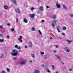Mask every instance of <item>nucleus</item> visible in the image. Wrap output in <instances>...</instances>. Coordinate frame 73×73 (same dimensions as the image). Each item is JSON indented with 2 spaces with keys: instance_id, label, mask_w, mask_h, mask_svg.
Segmentation results:
<instances>
[{
  "instance_id": "nucleus-27",
  "label": "nucleus",
  "mask_w": 73,
  "mask_h": 73,
  "mask_svg": "<svg viewBox=\"0 0 73 73\" xmlns=\"http://www.w3.org/2000/svg\"><path fill=\"white\" fill-rule=\"evenodd\" d=\"M16 52V50L15 49H14L13 50H12V52L13 53H14V52Z\"/></svg>"
},
{
  "instance_id": "nucleus-37",
  "label": "nucleus",
  "mask_w": 73,
  "mask_h": 73,
  "mask_svg": "<svg viewBox=\"0 0 73 73\" xmlns=\"http://www.w3.org/2000/svg\"><path fill=\"white\" fill-rule=\"evenodd\" d=\"M47 70L48 73H50V71L49 70V69H48Z\"/></svg>"
},
{
  "instance_id": "nucleus-52",
  "label": "nucleus",
  "mask_w": 73,
  "mask_h": 73,
  "mask_svg": "<svg viewBox=\"0 0 73 73\" xmlns=\"http://www.w3.org/2000/svg\"><path fill=\"white\" fill-rule=\"evenodd\" d=\"M7 25H8V26H9V25H10V24L9 23Z\"/></svg>"
},
{
  "instance_id": "nucleus-16",
  "label": "nucleus",
  "mask_w": 73,
  "mask_h": 73,
  "mask_svg": "<svg viewBox=\"0 0 73 73\" xmlns=\"http://www.w3.org/2000/svg\"><path fill=\"white\" fill-rule=\"evenodd\" d=\"M67 42H68V44H69L72 41V40H66Z\"/></svg>"
},
{
  "instance_id": "nucleus-38",
  "label": "nucleus",
  "mask_w": 73,
  "mask_h": 73,
  "mask_svg": "<svg viewBox=\"0 0 73 73\" xmlns=\"http://www.w3.org/2000/svg\"><path fill=\"white\" fill-rule=\"evenodd\" d=\"M6 37L7 38H9V35H7L6 36Z\"/></svg>"
},
{
  "instance_id": "nucleus-24",
  "label": "nucleus",
  "mask_w": 73,
  "mask_h": 73,
  "mask_svg": "<svg viewBox=\"0 0 73 73\" xmlns=\"http://www.w3.org/2000/svg\"><path fill=\"white\" fill-rule=\"evenodd\" d=\"M70 16L71 17H73V14H71L70 15Z\"/></svg>"
},
{
  "instance_id": "nucleus-7",
  "label": "nucleus",
  "mask_w": 73,
  "mask_h": 73,
  "mask_svg": "<svg viewBox=\"0 0 73 73\" xmlns=\"http://www.w3.org/2000/svg\"><path fill=\"white\" fill-rule=\"evenodd\" d=\"M56 5L58 8H60L61 7L60 5L58 4L57 3H56Z\"/></svg>"
},
{
  "instance_id": "nucleus-30",
  "label": "nucleus",
  "mask_w": 73,
  "mask_h": 73,
  "mask_svg": "<svg viewBox=\"0 0 73 73\" xmlns=\"http://www.w3.org/2000/svg\"><path fill=\"white\" fill-rule=\"evenodd\" d=\"M57 22V21L56 20H54V21H53V23H56Z\"/></svg>"
},
{
  "instance_id": "nucleus-46",
  "label": "nucleus",
  "mask_w": 73,
  "mask_h": 73,
  "mask_svg": "<svg viewBox=\"0 0 73 73\" xmlns=\"http://www.w3.org/2000/svg\"><path fill=\"white\" fill-rule=\"evenodd\" d=\"M1 73H5V71H3Z\"/></svg>"
},
{
  "instance_id": "nucleus-8",
  "label": "nucleus",
  "mask_w": 73,
  "mask_h": 73,
  "mask_svg": "<svg viewBox=\"0 0 73 73\" xmlns=\"http://www.w3.org/2000/svg\"><path fill=\"white\" fill-rule=\"evenodd\" d=\"M29 47H32V44L31 42H29L28 43Z\"/></svg>"
},
{
  "instance_id": "nucleus-53",
  "label": "nucleus",
  "mask_w": 73,
  "mask_h": 73,
  "mask_svg": "<svg viewBox=\"0 0 73 73\" xmlns=\"http://www.w3.org/2000/svg\"><path fill=\"white\" fill-rule=\"evenodd\" d=\"M42 67H43L44 66V65H42Z\"/></svg>"
},
{
  "instance_id": "nucleus-5",
  "label": "nucleus",
  "mask_w": 73,
  "mask_h": 73,
  "mask_svg": "<svg viewBox=\"0 0 73 73\" xmlns=\"http://www.w3.org/2000/svg\"><path fill=\"white\" fill-rule=\"evenodd\" d=\"M23 21V22L25 23H28V20L25 18H24Z\"/></svg>"
},
{
  "instance_id": "nucleus-47",
  "label": "nucleus",
  "mask_w": 73,
  "mask_h": 73,
  "mask_svg": "<svg viewBox=\"0 0 73 73\" xmlns=\"http://www.w3.org/2000/svg\"><path fill=\"white\" fill-rule=\"evenodd\" d=\"M72 69H69V70H70V71H72Z\"/></svg>"
},
{
  "instance_id": "nucleus-48",
  "label": "nucleus",
  "mask_w": 73,
  "mask_h": 73,
  "mask_svg": "<svg viewBox=\"0 0 73 73\" xmlns=\"http://www.w3.org/2000/svg\"><path fill=\"white\" fill-rule=\"evenodd\" d=\"M25 48H28V47L27 46H25Z\"/></svg>"
},
{
  "instance_id": "nucleus-55",
  "label": "nucleus",
  "mask_w": 73,
  "mask_h": 73,
  "mask_svg": "<svg viewBox=\"0 0 73 73\" xmlns=\"http://www.w3.org/2000/svg\"><path fill=\"white\" fill-rule=\"evenodd\" d=\"M58 72H56V73H58Z\"/></svg>"
},
{
  "instance_id": "nucleus-26",
  "label": "nucleus",
  "mask_w": 73,
  "mask_h": 73,
  "mask_svg": "<svg viewBox=\"0 0 73 73\" xmlns=\"http://www.w3.org/2000/svg\"><path fill=\"white\" fill-rule=\"evenodd\" d=\"M38 31L39 32V33H40V35H41L42 34V33H41V31H40V30H38Z\"/></svg>"
},
{
  "instance_id": "nucleus-45",
  "label": "nucleus",
  "mask_w": 73,
  "mask_h": 73,
  "mask_svg": "<svg viewBox=\"0 0 73 73\" xmlns=\"http://www.w3.org/2000/svg\"><path fill=\"white\" fill-rule=\"evenodd\" d=\"M64 49H65L66 50V49H68V47H66Z\"/></svg>"
},
{
  "instance_id": "nucleus-9",
  "label": "nucleus",
  "mask_w": 73,
  "mask_h": 73,
  "mask_svg": "<svg viewBox=\"0 0 73 73\" xmlns=\"http://www.w3.org/2000/svg\"><path fill=\"white\" fill-rule=\"evenodd\" d=\"M26 62L25 61L22 62L20 63V65H25Z\"/></svg>"
},
{
  "instance_id": "nucleus-54",
  "label": "nucleus",
  "mask_w": 73,
  "mask_h": 73,
  "mask_svg": "<svg viewBox=\"0 0 73 73\" xmlns=\"http://www.w3.org/2000/svg\"><path fill=\"white\" fill-rule=\"evenodd\" d=\"M50 39L51 40H52V37H50Z\"/></svg>"
},
{
  "instance_id": "nucleus-43",
  "label": "nucleus",
  "mask_w": 73,
  "mask_h": 73,
  "mask_svg": "<svg viewBox=\"0 0 73 73\" xmlns=\"http://www.w3.org/2000/svg\"><path fill=\"white\" fill-rule=\"evenodd\" d=\"M0 37H2L3 36V35L0 34Z\"/></svg>"
},
{
  "instance_id": "nucleus-18",
  "label": "nucleus",
  "mask_w": 73,
  "mask_h": 73,
  "mask_svg": "<svg viewBox=\"0 0 73 73\" xmlns=\"http://www.w3.org/2000/svg\"><path fill=\"white\" fill-rule=\"evenodd\" d=\"M31 56L33 58H34L35 57V54H32L31 55Z\"/></svg>"
},
{
  "instance_id": "nucleus-36",
  "label": "nucleus",
  "mask_w": 73,
  "mask_h": 73,
  "mask_svg": "<svg viewBox=\"0 0 73 73\" xmlns=\"http://www.w3.org/2000/svg\"><path fill=\"white\" fill-rule=\"evenodd\" d=\"M40 54H41L43 55L44 54V53L43 52H40Z\"/></svg>"
},
{
  "instance_id": "nucleus-22",
  "label": "nucleus",
  "mask_w": 73,
  "mask_h": 73,
  "mask_svg": "<svg viewBox=\"0 0 73 73\" xmlns=\"http://www.w3.org/2000/svg\"><path fill=\"white\" fill-rule=\"evenodd\" d=\"M35 9V8L33 7H32L31 8V11H33Z\"/></svg>"
},
{
  "instance_id": "nucleus-35",
  "label": "nucleus",
  "mask_w": 73,
  "mask_h": 73,
  "mask_svg": "<svg viewBox=\"0 0 73 73\" xmlns=\"http://www.w3.org/2000/svg\"><path fill=\"white\" fill-rule=\"evenodd\" d=\"M52 68L53 69H54V65H52Z\"/></svg>"
},
{
  "instance_id": "nucleus-44",
  "label": "nucleus",
  "mask_w": 73,
  "mask_h": 73,
  "mask_svg": "<svg viewBox=\"0 0 73 73\" xmlns=\"http://www.w3.org/2000/svg\"><path fill=\"white\" fill-rule=\"evenodd\" d=\"M49 8V7L48 6H47L46 7V8Z\"/></svg>"
},
{
  "instance_id": "nucleus-31",
  "label": "nucleus",
  "mask_w": 73,
  "mask_h": 73,
  "mask_svg": "<svg viewBox=\"0 0 73 73\" xmlns=\"http://www.w3.org/2000/svg\"><path fill=\"white\" fill-rule=\"evenodd\" d=\"M11 31L12 32H13L15 31V29L14 28L11 29Z\"/></svg>"
},
{
  "instance_id": "nucleus-29",
  "label": "nucleus",
  "mask_w": 73,
  "mask_h": 73,
  "mask_svg": "<svg viewBox=\"0 0 73 73\" xmlns=\"http://www.w3.org/2000/svg\"><path fill=\"white\" fill-rule=\"evenodd\" d=\"M66 52H70V50L67 49L66 50Z\"/></svg>"
},
{
  "instance_id": "nucleus-12",
  "label": "nucleus",
  "mask_w": 73,
  "mask_h": 73,
  "mask_svg": "<svg viewBox=\"0 0 73 73\" xmlns=\"http://www.w3.org/2000/svg\"><path fill=\"white\" fill-rule=\"evenodd\" d=\"M62 6L64 9H65L66 10L67 9V8H66V7L65 5H62Z\"/></svg>"
},
{
  "instance_id": "nucleus-3",
  "label": "nucleus",
  "mask_w": 73,
  "mask_h": 73,
  "mask_svg": "<svg viewBox=\"0 0 73 73\" xmlns=\"http://www.w3.org/2000/svg\"><path fill=\"white\" fill-rule=\"evenodd\" d=\"M14 47L15 48H17V49H20V47L19 46H18V45H15Z\"/></svg>"
},
{
  "instance_id": "nucleus-11",
  "label": "nucleus",
  "mask_w": 73,
  "mask_h": 73,
  "mask_svg": "<svg viewBox=\"0 0 73 73\" xmlns=\"http://www.w3.org/2000/svg\"><path fill=\"white\" fill-rule=\"evenodd\" d=\"M34 73H40V71L38 70H35Z\"/></svg>"
},
{
  "instance_id": "nucleus-51",
  "label": "nucleus",
  "mask_w": 73,
  "mask_h": 73,
  "mask_svg": "<svg viewBox=\"0 0 73 73\" xmlns=\"http://www.w3.org/2000/svg\"><path fill=\"white\" fill-rule=\"evenodd\" d=\"M53 52H54V53H56V50H54V51H53Z\"/></svg>"
},
{
  "instance_id": "nucleus-20",
  "label": "nucleus",
  "mask_w": 73,
  "mask_h": 73,
  "mask_svg": "<svg viewBox=\"0 0 73 73\" xmlns=\"http://www.w3.org/2000/svg\"><path fill=\"white\" fill-rule=\"evenodd\" d=\"M4 54H2L0 56V58H3V57H4Z\"/></svg>"
},
{
  "instance_id": "nucleus-56",
  "label": "nucleus",
  "mask_w": 73,
  "mask_h": 73,
  "mask_svg": "<svg viewBox=\"0 0 73 73\" xmlns=\"http://www.w3.org/2000/svg\"><path fill=\"white\" fill-rule=\"evenodd\" d=\"M11 1H13V0H11Z\"/></svg>"
},
{
  "instance_id": "nucleus-49",
  "label": "nucleus",
  "mask_w": 73,
  "mask_h": 73,
  "mask_svg": "<svg viewBox=\"0 0 73 73\" xmlns=\"http://www.w3.org/2000/svg\"><path fill=\"white\" fill-rule=\"evenodd\" d=\"M62 35H65V33H62Z\"/></svg>"
},
{
  "instance_id": "nucleus-42",
  "label": "nucleus",
  "mask_w": 73,
  "mask_h": 73,
  "mask_svg": "<svg viewBox=\"0 0 73 73\" xmlns=\"http://www.w3.org/2000/svg\"><path fill=\"white\" fill-rule=\"evenodd\" d=\"M58 38V39H61V38H62L61 37H59Z\"/></svg>"
},
{
  "instance_id": "nucleus-50",
  "label": "nucleus",
  "mask_w": 73,
  "mask_h": 73,
  "mask_svg": "<svg viewBox=\"0 0 73 73\" xmlns=\"http://www.w3.org/2000/svg\"><path fill=\"white\" fill-rule=\"evenodd\" d=\"M56 48H58V46L56 45Z\"/></svg>"
},
{
  "instance_id": "nucleus-1",
  "label": "nucleus",
  "mask_w": 73,
  "mask_h": 73,
  "mask_svg": "<svg viewBox=\"0 0 73 73\" xmlns=\"http://www.w3.org/2000/svg\"><path fill=\"white\" fill-rule=\"evenodd\" d=\"M23 38V36H20L19 37V38H18V40L20 41V42H23V40H21Z\"/></svg>"
},
{
  "instance_id": "nucleus-32",
  "label": "nucleus",
  "mask_w": 73,
  "mask_h": 73,
  "mask_svg": "<svg viewBox=\"0 0 73 73\" xmlns=\"http://www.w3.org/2000/svg\"><path fill=\"white\" fill-rule=\"evenodd\" d=\"M51 25L52 27H54V23H52Z\"/></svg>"
},
{
  "instance_id": "nucleus-17",
  "label": "nucleus",
  "mask_w": 73,
  "mask_h": 73,
  "mask_svg": "<svg viewBox=\"0 0 73 73\" xmlns=\"http://www.w3.org/2000/svg\"><path fill=\"white\" fill-rule=\"evenodd\" d=\"M4 8L5 9H8V6H7L5 5L4 6Z\"/></svg>"
},
{
  "instance_id": "nucleus-41",
  "label": "nucleus",
  "mask_w": 73,
  "mask_h": 73,
  "mask_svg": "<svg viewBox=\"0 0 73 73\" xmlns=\"http://www.w3.org/2000/svg\"><path fill=\"white\" fill-rule=\"evenodd\" d=\"M16 23H18V19H16Z\"/></svg>"
},
{
  "instance_id": "nucleus-14",
  "label": "nucleus",
  "mask_w": 73,
  "mask_h": 73,
  "mask_svg": "<svg viewBox=\"0 0 73 73\" xmlns=\"http://www.w3.org/2000/svg\"><path fill=\"white\" fill-rule=\"evenodd\" d=\"M56 15H53L52 16V18L53 19H55L56 18Z\"/></svg>"
},
{
  "instance_id": "nucleus-6",
  "label": "nucleus",
  "mask_w": 73,
  "mask_h": 73,
  "mask_svg": "<svg viewBox=\"0 0 73 73\" xmlns=\"http://www.w3.org/2000/svg\"><path fill=\"white\" fill-rule=\"evenodd\" d=\"M14 5H17V3L16 2V0H13L12 1Z\"/></svg>"
},
{
  "instance_id": "nucleus-13",
  "label": "nucleus",
  "mask_w": 73,
  "mask_h": 73,
  "mask_svg": "<svg viewBox=\"0 0 73 73\" xmlns=\"http://www.w3.org/2000/svg\"><path fill=\"white\" fill-rule=\"evenodd\" d=\"M39 10L41 11H43V7H42V6H41L40 7Z\"/></svg>"
},
{
  "instance_id": "nucleus-39",
  "label": "nucleus",
  "mask_w": 73,
  "mask_h": 73,
  "mask_svg": "<svg viewBox=\"0 0 73 73\" xmlns=\"http://www.w3.org/2000/svg\"><path fill=\"white\" fill-rule=\"evenodd\" d=\"M41 21L42 23H44L45 21L44 20H42Z\"/></svg>"
},
{
  "instance_id": "nucleus-10",
  "label": "nucleus",
  "mask_w": 73,
  "mask_h": 73,
  "mask_svg": "<svg viewBox=\"0 0 73 73\" xmlns=\"http://www.w3.org/2000/svg\"><path fill=\"white\" fill-rule=\"evenodd\" d=\"M31 31H35V28L33 27L31 28Z\"/></svg>"
},
{
  "instance_id": "nucleus-33",
  "label": "nucleus",
  "mask_w": 73,
  "mask_h": 73,
  "mask_svg": "<svg viewBox=\"0 0 73 73\" xmlns=\"http://www.w3.org/2000/svg\"><path fill=\"white\" fill-rule=\"evenodd\" d=\"M57 58L58 59H60V56H58Z\"/></svg>"
},
{
  "instance_id": "nucleus-15",
  "label": "nucleus",
  "mask_w": 73,
  "mask_h": 73,
  "mask_svg": "<svg viewBox=\"0 0 73 73\" xmlns=\"http://www.w3.org/2000/svg\"><path fill=\"white\" fill-rule=\"evenodd\" d=\"M31 16L32 18H34L35 17V14H31Z\"/></svg>"
},
{
  "instance_id": "nucleus-23",
  "label": "nucleus",
  "mask_w": 73,
  "mask_h": 73,
  "mask_svg": "<svg viewBox=\"0 0 73 73\" xmlns=\"http://www.w3.org/2000/svg\"><path fill=\"white\" fill-rule=\"evenodd\" d=\"M7 71L8 72H9V71H10V69H9V68H7Z\"/></svg>"
},
{
  "instance_id": "nucleus-28",
  "label": "nucleus",
  "mask_w": 73,
  "mask_h": 73,
  "mask_svg": "<svg viewBox=\"0 0 73 73\" xmlns=\"http://www.w3.org/2000/svg\"><path fill=\"white\" fill-rule=\"evenodd\" d=\"M57 30L58 32H60V30H59V29H58V27L57 28Z\"/></svg>"
},
{
  "instance_id": "nucleus-19",
  "label": "nucleus",
  "mask_w": 73,
  "mask_h": 73,
  "mask_svg": "<svg viewBox=\"0 0 73 73\" xmlns=\"http://www.w3.org/2000/svg\"><path fill=\"white\" fill-rule=\"evenodd\" d=\"M66 27H63L62 28V29L64 31H65V30H66Z\"/></svg>"
},
{
  "instance_id": "nucleus-21",
  "label": "nucleus",
  "mask_w": 73,
  "mask_h": 73,
  "mask_svg": "<svg viewBox=\"0 0 73 73\" xmlns=\"http://www.w3.org/2000/svg\"><path fill=\"white\" fill-rule=\"evenodd\" d=\"M0 42H4V39H2V40L0 39Z\"/></svg>"
},
{
  "instance_id": "nucleus-2",
  "label": "nucleus",
  "mask_w": 73,
  "mask_h": 73,
  "mask_svg": "<svg viewBox=\"0 0 73 73\" xmlns=\"http://www.w3.org/2000/svg\"><path fill=\"white\" fill-rule=\"evenodd\" d=\"M18 54H17V52H15L14 53H11L12 56H16Z\"/></svg>"
},
{
  "instance_id": "nucleus-25",
  "label": "nucleus",
  "mask_w": 73,
  "mask_h": 73,
  "mask_svg": "<svg viewBox=\"0 0 73 73\" xmlns=\"http://www.w3.org/2000/svg\"><path fill=\"white\" fill-rule=\"evenodd\" d=\"M16 59H17V58L15 57L13 58V60H16Z\"/></svg>"
},
{
  "instance_id": "nucleus-4",
  "label": "nucleus",
  "mask_w": 73,
  "mask_h": 73,
  "mask_svg": "<svg viewBox=\"0 0 73 73\" xmlns=\"http://www.w3.org/2000/svg\"><path fill=\"white\" fill-rule=\"evenodd\" d=\"M15 10L16 12H17V13H20V11L19 10V9L16 8Z\"/></svg>"
},
{
  "instance_id": "nucleus-34",
  "label": "nucleus",
  "mask_w": 73,
  "mask_h": 73,
  "mask_svg": "<svg viewBox=\"0 0 73 73\" xmlns=\"http://www.w3.org/2000/svg\"><path fill=\"white\" fill-rule=\"evenodd\" d=\"M28 62H29V63H32V61L31 60H30Z\"/></svg>"
},
{
  "instance_id": "nucleus-40",
  "label": "nucleus",
  "mask_w": 73,
  "mask_h": 73,
  "mask_svg": "<svg viewBox=\"0 0 73 73\" xmlns=\"http://www.w3.org/2000/svg\"><path fill=\"white\" fill-rule=\"evenodd\" d=\"M0 28H1V29H3V26H0Z\"/></svg>"
}]
</instances>
